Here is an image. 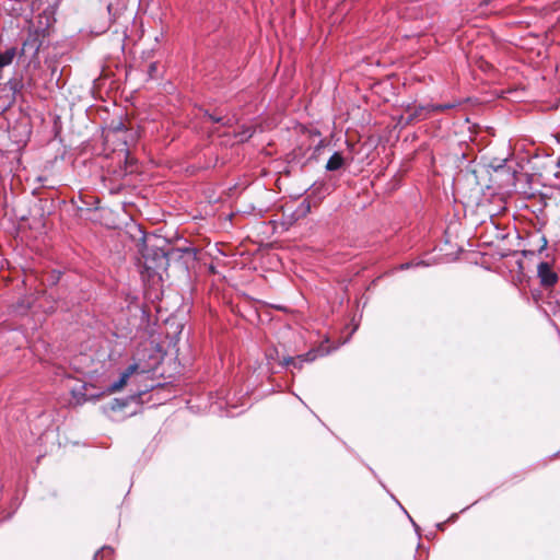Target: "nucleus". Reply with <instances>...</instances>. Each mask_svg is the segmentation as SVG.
Instances as JSON below:
<instances>
[{"instance_id": "1", "label": "nucleus", "mask_w": 560, "mask_h": 560, "mask_svg": "<svg viewBox=\"0 0 560 560\" xmlns=\"http://www.w3.org/2000/svg\"><path fill=\"white\" fill-rule=\"evenodd\" d=\"M537 277L544 288H551L558 282V275L549 261H541L538 264Z\"/></svg>"}, {"instance_id": "2", "label": "nucleus", "mask_w": 560, "mask_h": 560, "mask_svg": "<svg viewBox=\"0 0 560 560\" xmlns=\"http://www.w3.org/2000/svg\"><path fill=\"white\" fill-rule=\"evenodd\" d=\"M432 116V107L431 104L428 105H419V106H409L406 110V116H401V120H404L405 125H409L413 121H419L427 119Z\"/></svg>"}, {"instance_id": "3", "label": "nucleus", "mask_w": 560, "mask_h": 560, "mask_svg": "<svg viewBox=\"0 0 560 560\" xmlns=\"http://www.w3.org/2000/svg\"><path fill=\"white\" fill-rule=\"evenodd\" d=\"M318 357V350L312 349L305 354H301L298 357H287L283 358L282 363L284 365H292L295 369H302L303 363L313 362Z\"/></svg>"}, {"instance_id": "4", "label": "nucleus", "mask_w": 560, "mask_h": 560, "mask_svg": "<svg viewBox=\"0 0 560 560\" xmlns=\"http://www.w3.org/2000/svg\"><path fill=\"white\" fill-rule=\"evenodd\" d=\"M138 370V364H131L129 365L119 376V378L114 382L113 384L109 385V387L107 388V392L109 394L112 393H116V392H119L120 389H122L128 380L130 378V376Z\"/></svg>"}, {"instance_id": "5", "label": "nucleus", "mask_w": 560, "mask_h": 560, "mask_svg": "<svg viewBox=\"0 0 560 560\" xmlns=\"http://www.w3.org/2000/svg\"><path fill=\"white\" fill-rule=\"evenodd\" d=\"M345 165V159L340 152H335L326 163V170L329 172L338 171Z\"/></svg>"}, {"instance_id": "6", "label": "nucleus", "mask_w": 560, "mask_h": 560, "mask_svg": "<svg viewBox=\"0 0 560 560\" xmlns=\"http://www.w3.org/2000/svg\"><path fill=\"white\" fill-rule=\"evenodd\" d=\"M18 50L15 47L7 49L4 52L0 51V68L7 67L12 63Z\"/></svg>"}, {"instance_id": "7", "label": "nucleus", "mask_w": 560, "mask_h": 560, "mask_svg": "<svg viewBox=\"0 0 560 560\" xmlns=\"http://www.w3.org/2000/svg\"><path fill=\"white\" fill-rule=\"evenodd\" d=\"M114 550L108 546H103L95 555L93 560H113Z\"/></svg>"}, {"instance_id": "8", "label": "nucleus", "mask_w": 560, "mask_h": 560, "mask_svg": "<svg viewBox=\"0 0 560 560\" xmlns=\"http://www.w3.org/2000/svg\"><path fill=\"white\" fill-rule=\"evenodd\" d=\"M460 105L459 101L448 102L445 104H431L432 107V115L438 112H444L448 109H453Z\"/></svg>"}, {"instance_id": "9", "label": "nucleus", "mask_w": 560, "mask_h": 560, "mask_svg": "<svg viewBox=\"0 0 560 560\" xmlns=\"http://www.w3.org/2000/svg\"><path fill=\"white\" fill-rule=\"evenodd\" d=\"M208 117H209V119L212 122H218V124H223V125H228V124L231 122L230 118H225L223 116H218V115L209 114Z\"/></svg>"}, {"instance_id": "10", "label": "nucleus", "mask_w": 560, "mask_h": 560, "mask_svg": "<svg viewBox=\"0 0 560 560\" xmlns=\"http://www.w3.org/2000/svg\"><path fill=\"white\" fill-rule=\"evenodd\" d=\"M37 39L34 37L33 39H27L23 43L22 51L24 52L28 47L34 48L35 52L38 50L39 45L36 44Z\"/></svg>"}, {"instance_id": "11", "label": "nucleus", "mask_w": 560, "mask_h": 560, "mask_svg": "<svg viewBox=\"0 0 560 560\" xmlns=\"http://www.w3.org/2000/svg\"><path fill=\"white\" fill-rule=\"evenodd\" d=\"M255 130L252 127L246 128L241 135L240 140L245 141L253 137Z\"/></svg>"}, {"instance_id": "12", "label": "nucleus", "mask_w": 560, "mask_h": 560, "mask_svg": "<svg viewBox=\"0 0 560 560\" xmlns=\"http://www.w3.org/2000/svg\"><path fill=\"white\" fill-rule=\"evenodd\" d=\"M125 406H126V401L115 399L112 404V409L118 410V409H122Z\"/></svg>"}, {"instance_id": "13", "label": "nucleus", "mask_w": 560, "mask_h": 560, "mask_svg": "<svg viewBox=\"0 0 560 560\" xmlns=\"http://www.w3.org/2000/svg\"><path fill=\"white\" fill-rule=\"evenodd\" d=\"M121 131L126 133L128 132V130L125 129L122 122H119L118 126L114 128V133L118 136Z\"/></svg>"}, {"instance_id": "14", "label": "nucleus", "mask_w": 560, "mask_h": 560, "mask_svg": "<svg viewBox=\"0 0 560 560\" xmlns=\"http://www.w3.org/2000/svg\"><path fill=\"white\" fill-rule=\"evenodd\" d=\"M540 240H541V246L539 248V252L544 250L547 247V240H546V237L542 236Z\"/></svg>"}, {"instance_id": "15", "label": "nucleus", "mask_w": 560, "mask_h": 560, "mask_svg": "<svg viewBox=\"0 0 560 560\" xmlns=\"http://www.w3.org/2000/svg\"><path fill=\"white\" fill-rule=\"evenodd\" d=\"M302 206L304 207V213L310 212V210H311L310 202H304Z\"/></svg>"}, {"instance_id": "16", "label": "nucleus", "mask_w": 560, "mask_h": 560, "mask_svg": "<svg viewBox=\"0 0 560 560\" xmlns=\"http://www.w3.org/2000/svg\"><path fill=\"white\" fill-rule=\"evenodd\" d=\"M130 135V140L133 141L135 140V132H129Z\"/></svg>"}, {"instance_id": "17", "label": "nucleus", "mask_w": 560, "mask_h": 560, "mask_svg": "<svg viewBox=\"0 0 560 560\" xmlns=\"http://www.w3.org/2000/svg\"><path fill=\"white\" fill-rule=\"evenodd\" d=\"M150 69H151V71H154V70L156 69V66H155L154 63H152V65L150 66Z\"/></svg>"}, {"instance_id": "18", "label": "nucleus", "mask_w": 560, "mask_h": 560, "mask_svg": "<svg viewBox=\"0 0 560 560\" xmlns=\"http://www.w3.org/2000/svg\"><path fill=\"white\" fill-rule=\"evenodd\" d=\"M145 268H147L148 270L153 269V267H152V266H150L147 261H145Z\"/></svg>"}, {"instance_id": "19", "label": "nucleus", "mask_w": 560, "mask_h": 560, "mask_svg": "<svg viewBox=\"0 0 560 560\" xmlns=\"http://www.w3.org/2000/svg\"><path fill=\"white\" fill-rule=\"evenodd\" d=\"M121 139L124 140L125 144H128V138H127V136H126V137H122Z\"/></svg>"}, {"instance_id": "20", "label": "nucleus", "mask_w": 560, "mask_h": 560, "mask_svg": "<svg viewBox=\"0 0 560 560\" xmlns=\"http://www.w3.org/2000/svg\"><path fill=\"white\" fill-rule=\"evenodd\" d=\"M165 260H166V258H165L164 256H161V257H160V261H161V262H164Z\"/></svg>"}, {"instance_id": "21", "label": "nucleus", "mask_w": 560, "mask_h": 560, "mask_svg": "<svg viewBox=\"0 0 560 560\" xmlns=\"http://www.w3.org/2000/svg\"><path fill=\"white\" fill-rule=\"evenodd\" d=\"M408 267H409L408 264L401 265V269H405V268H408Z\"/></svg>"}]
</instances>
